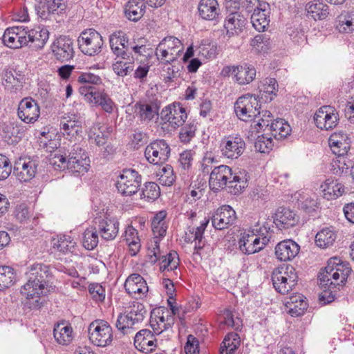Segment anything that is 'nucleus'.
<instances>
[{"instance_id": "obj_46", "label": "nucleus", "mask_w": 354, "mask_h": 354, "mask_svg": "<svg viewBox=\"0 0 354 354\" xmlns=\"http://www.w3.org/2000/svg\"><path fill=\"white\" fill-rule=\"evenodd\" d=\"M90 167L89 158L75 159V157L68 158V167L72 173L77 174H84L87 172Z\"/></svg>"}, {"instance_id": "obj_5", "label": "nucleus", "mask_w": 354, "mask_h": 354, "mask_svg": "<svg viewBox=\"0 0 354 354\" xmlns=\"http://www.w3.org/2000/svg\"><path fill=\"white\" fill-rule=\"evenodd\" d=\"M298 276L292 266L281 267L273 270L272 281L275 290L281 294H286L297 285Z\"/></svg>"}, {"instance_id": "obj_32", "label": "nucleus", "mask_w": 354, "mask_h": 354, "mask_svg": "<svg viewBox=\"0 0 354 354\" xmlns=\"http://www.w3.org/2000/svg\"><path fill=\"white\" fill-rule=\"evenodd\" d=\"M145 1L143 0H129L125 6V15L131 21H138L145 14Z\"/></svg>"}, {"instance_id": "obj_9", "label": "nucleus", "mask_w": 354, "mask_h": 354, "mask_svg": "<svg viewBox=\"0 0 354 354\" xmlns=\"http://www.w3.org/2000/svg\"><path fill=\"white\" fill-rule=\"evenodd\" d=\"M267 236H261L253 230L244 232L239 239V249L245 254H252L263 250L269 242Z\"/></svg>"}, {"instance_id": "obj_55", "label": "nucleus", "mask_w": 354, "mask_h": 354, "mask_svg": "<svg viewBox=\"0 0 354 354\" xmlns=\"http://www.w3.org/2000/svg\"><path fill=\"white\" fill-rule=\"evenodd\" d=\"M158 114V107L155 104H142L139 105V116L141 120L150 121Z\"/></svg>"}, {"instance_id": "obj_7", "label": "nucleus", "mask_w": 354, "mask_h": 354, "mask_svg": "<svg viewBox=\"0 0 354 354\" xmlns=\"http://www.w3.org/2000/svg\"><path fill=\"white\" fill-rule=\"evenodd\" d=\"M77 41L80 50L89 56L98 55L104 44L102 35L92 28L82 31Z\"/></svg>"}, {"instance_id": "obj_29", "label": "nucleus", "mask_w": 354, "mask_h": 354, "mask_svg": "<svg viewBox=\"0 0 354 354\" xmlns=\"http://www.w3.org/2000/svg\"><path fill=\"white\" fill-rule=\"evenodd\" d=\"M305 297L299 293L291 295L285 304L286 311L292 317L302 315L308 307Z\"/></svg>"}, {"instance_id": "obj_23", "label": "nucleus", "mask_w": 354, "mask_h": 354, "mask_svg": "<svg viewBox=\"0 0 354 354\" xmlns=\"http://www.w3.org/2000/svg\"><path fill=\"white\" fill-rule=\"evenodd\" d=\"M156 338L149 329H142L138 332L134 337L135 347L145 353L153 352L156 348Z\"/></svg>"}, {"instance_id": "obj_18", "label": "nucleus", "mask_w": 354, "mask_h": 354, "mask_svg": "<svg viewBox=\"0 0 354 354\" xmlns=\"http://www.w3.org/2000/svg\"><path fill=\"white\" fill-rule=\"evenodd\" d=\"M37 163L30 158H20L15 162L13 172L21 182H28L35 177Z\"/></svg>"}, {"instance_id": "obj_24", "label": "nucleus", "mask_w": 354, "mask_h": 354, "mask_svg": "<svg viewBox=\"0 0 354 354\" xmlns=\"http://www.w3.org/2000/svg\"><path fill=\"white\" fill-rule=\"evenodd\" d=\"M124 288L129 295L141 298L148 292V286L143 277L138 274H132L125 281Z\"/></svg>"}, {"instance_id": "obj_40", "label": "nucleus", "mask_w": 354, "mask_h": 354, "mask_svg": "<svg viewBox=\"0 0 354 354\" xmlns=\"http://www.w3.org/2000/svg\"><path fill=\"white\" fill-rule=\"evenodd\" d=\"M240 345L239 335L235 333H230L225 337L221 345L220 353L234 354Z\"/></svg>"}, {"instance_id": "obj_22", "label": "nucleus", "mask_w": 354, "mask_h": 354, "mask_svg": "<svg viewBox=\"0 0 354 354\" xmlns=\"http://www.w3.org/2000/svg\"><path fill=\"white\" fill-rule=\"evenodd\" d=\"M96 229L101 238L105 241H112L119 232V222L116 218L104 217L96 222Z\"/></svg>"}, {"instance_id": "obj_27", "label": "nucleus", "mask_w": 354, "mask_h": 354, "mask_svg": "<svg viewBox=\"0 0 354 354\" xmlns=\"http://www.w3.org/2000/svg\"><path fill=\"white\" fill-rule=\"evenodd\" d=\"M328 143L333 153L338 156L346 154L350 149V139L342 132L332 134Z\"/></svg>"}, {"instance_id": "obj_38", "label": "nucleus", "mask_w": 354, "mask_h": 354, "mask_svg": "<svg viewBox=\"0 0 354 354\" xmlns=\"http://www.w3.org/2000/svg\"><path fill=\"white\" fill-rule=\"evenodd\" d=\"M53 335L59 344L66 345L73 339V328L69 324L62 322L55 326Z\"/></svg>"}, {"instance_id": "obj_1", "label": "nucleus", "mask_w": 354, "mask_h": 354, "mask_svg": "<svg viewBox=\"0 0 354 354\" xmlns=\"http://www.w3.org/2000/svg\"><path fill=\"white\" fill-rule=\"evenodd\" d=\"M27 281L21 287L20 293L26 298L30 309H40L46 303L45 297L53 290V275L48 266L36 263L27 268Z\"/></svg>"}, {"instance_id": "obj_37", "label": "nucleus", "mask_w": 354, "mask_h": 354, "mask_svg": "<svg viewBox=\"0 0 354 354\" xmlns=\"http://www.w3.org/2000/svg\"><path fill=\"white\" fill-rule=\"evenodd\" d=\"M337 236L332 227H324L317 233L315 243L320 248H327L333 245Z\"/></svg>"}, {"instance_id": "obj_44", "label": "nucleus", "mask_w": 354, "mask_h": 354, "mask_svg": "<svg viewBox=\"0 0 354 354\" xmlns=\"http://www.w3.org/2000/svg\"><path fill=\"white\" fill-rule=\"evenodd\" d=\"M261 98H266V100L271 101L272 95H276L278 88V84L274 78L266 79L264 82L259 86Z\"/></svg>"}, {"instance_id": "obj_10", "label": "nucleus", "mask_w": 354, "mask_h": 354, "mask_svg": "<svg viewBox=\"0 0 354 354\" xmlns=\"http://www.w3.org/2000/svg\"><path fill=\"white\" fill-rule=\"evenodd\" d=\"M170 152V147L165 140H156L147 146L145 156L151 164L162 165L168 160Z\"/></svg>"}, {"instance_id": "obj_28", "label": "nucleus", "mask_w": 354, "mask_h": 354, "mask_svg": "<svg viewBox=\"0 0 354 354\" xmlns=\"http://www.w3.org/2000/svg\"><path fill=\"white\" fill-rule=\"evenodd\" d=\"M274 223L280 229H287L295 226L297 223L296 214L286 207H279L274 218Z\"/></svg>"}, {"instance_id": "obj_17", "label": "nucleus", "mask_w": 354, "mask_h": 354, "mask_svg": "<svg viewBox=\"0 0 354 354\" xmlns=\"http://www.w3.org/2000/svg\"><path fill=\"white\" fill-rule=\"evenodd\" d=\"M17 114L24 122L33 123L39 117V106L32 98H24L19 102Z\"/></svg>"}, {"instance_id": "obj_4", "label": "nucleus", "mask_w": 354, "mask_h": 354, "mask_svg": "<svg viewBox=\"0 0 354 354\" xmlns=\"http://www.w3.org/2000/svg\"><path fill=\"white\" fill-rule=\"evenodd\" d=\"M184 47L181 41L174 37H165L156 48L157 59L163 64H171L181 55Z\"/></svg>"}, {"instance_id": "obj_61", "label": "nucleus", "mask_w": 354, "mask_h": 354, "mask_svg": "<svg viewBox=\"0 0 354 354\" xmlns=\"http://www.w3.org/2000/svg\"><path fill=\"white\" fill-rule=\"evenodd\" d=\"M134 322L131 319H130V316L129 314H123L120 313L117 318L115 322V327L120 330L123 335L127 333V330L132 328L134 325Z\"/></svg>"}, {"instance_id": "obj_20", "label": "nucleus", "mask_w": 354, "mask_h": 354, "mask_svg": "<svg viewBox=\"0 0 354 354\" xmlns=\"http://www.w3.org/2000/svg\"><path fill=\"white\" fill-rule=\"evenodd\" d=\"M246 21V18L241 13L239 12L230 13L224 21L225 35L229 38L239 35L243 32Z\"/></svg>"}, {"instance_id": "obj_64", "label": "nucleus", "mask_w": 354, "mask_h": 354, "mask_svg": "<svg viewBox=\"0 0 354 354\" xmlns=\"http://www.w3.org/2000/svg\"><path fill=\"white\" fill-rule=\"evenodd\" d=\"M196 126L194 124H189L180 129L179 138L181 142L188 143L195 136Z\"/></svg>"}, {"instance_id": "obj_25", "label": "nucleus", "mask_w": 354, "mask_h": 354, "mask_svg": "<svg viewBox=\"0 0 354 354\" xmlns=\"http://www.w3.org/2000/svg\"><path fill=\"white\" fill-rule=\"evenodd\" d=\"M270 5L266 2L259 4L251 15V23L258 31H263L270 23Z\"/></svg>"}, {"instance_id": "obj_49", "label": "nucleus", "mask_w": 354, "mask_h": 354, "mask_svg": "<svg viewBox=\"0 0 354 354\" xmlns=\"http://www.w3.org/2000/svg\"><path fill=\"white\" fill-rule=\"evenodd\" d=\"M157 176H159V183L164 186H171L176 180L173 167L170 165H166L160 168Z\"/></svg>"}, {"instance_id": "obj_15", "label": "nucleus", "mask_w": 354, "mask_h": 354, "mask_svg": "<svg viewBox=\"0 0 354 354\" xmlns=\"http://www.w3.org/2000/svg\"><path fill=\"white\" fill-rule=\"evenodd\" d=\"M236 219L235 211L230 205H223L214 214L212 223L216 230H222L232 225Z\"/></svg>"}, {"instance_id": "obj_47", "label": "nucleus", "mask_w": 354, "mask_h": 354, "mask_svg": "<svg viewBox=\"0 0 354 354\" xmlns=\"http://www.w3.org/2000/svg\"><path fill=\"white\" fill-rule=\"evenodd\" d=\"M160 260V270L161 271L175 270L179 265L178 255L175 251L170 252L167 255H161Z\"/></svg>"}, {"instance_id": "obj_36", "label": "nucleus", "mask_w": 354, "mask_h": 354, "mask_svg": "<svg viewBox=\"0 0 354 354\" xmlns=\"http://www.w3.org/2000/svg\"><path fill=\"white\" fill-rule=\"evenodd\" d=\"M28 43L30 41L34 44V47L41 48L48 39L49 32L45 28L36 27L27 31Z\"/></svg>"}, {"instance_id": "obj_33", "label": "nucleus", "mask_w": 354, "mask_h": 354, "mask_svg": "<svg viewBox=\"0 0 354 354\" xmlns=\"http://www.w3.org/2000/svg\"><path fill=\"white\" fill-rule=\"evenodd\" d=\"M198 9L200 16L205 20H214L218 15L216 0H201Z\"/></svg>"}, {"instance_id": "obj_59", "label": "nucleus", "mask_w": 354, "mask_h": 354, "mask_svg": "<svg viewBox=\"0 0 354 354\" xmlns=\"http://www.w3.org/2000/svg\"><path fill=\"white\" fill-rule=\"evenodd\" d=\"M257 119V123L254 128L257 130L262 129L264 127L268 129L270 126V122H273V116L270 111L268 110H260V113L254 118Z\"/></svg>"}, {"instance_id": "obj_26", "label": "nucleus", "mask_w": 354, "mask_h": 354, "mask_svg": "<svg viewBox=\"0 0 354 354\" xmlns=\"http://www.w3.org/2000/svg\"><path fill=\"white\" fill-rule=\"evenodd\" d=\"M300 247L292 240H285L275 247V254L281 261H290L299 253Z\"/></svg>"}, {"instance_id": "obj_63", "label": "nucleus", "mask_w": 354, "mask_h": 354, "mask_svg": "<svg viewBox=\"0 0 354 354\" xmlns=\"http://www.w3.org/2000/svg\"><path fill=\"white\" fill-rule=\"evenodd\" d=\"M49 163L56 170H64L67 169L68 158L62 154L54 153L51 154L49 158Z\"/></svg>"}, {"instance_id": "obj_53", "label": "nucleus", "mask_w": 354, "mask_h": 354, "mask_svg": "<svg viewBox=\"0 0 354 354\" xmlns=\"http://www.w3.org/2000/svg\"><path fill=\"white\" fill-rule=\"evenodd\" d=\"M76 243L69 236H60L53 248L62 253L73 252Z\"/></svg>"}, {"instance_id": "obj_54", "label": "nucleus", "mask_w": 354, "mask_h": 354, "mask_svg": "<svg viewBox=\"0 0 354 354\" xmlns=\"http://www.w3.org/2000/svg\"><path fill=\"white\" fill-rule=\"evenodd\" d=\"M217 54L218 48L215 43L203 41L198 46V55L206 59H214Z\"/></svg>"}, {"instance_id": "obj_42", "label": "nucleus", "mask_w": 354, "mask_h": 354, "mask_svg": "<svg viewBox=\"0 0 354 354\" xmlns=\"http://www.w3.org/2000/svg\"><path fill=\"white\" fill-rule=\"evenodd\" d=\"M131 55L126 56L125 59L120 57V59L113 64V69L118 75L126 76L133 70V58Z\"/></svg>"}, {"instance_id": "obj_57", "label": "nucleus", "mask_w": 354, "mask_h": 354, "mask_svg": "<svg viewBox=\"0 0 354 354\" xmlns=\"http://www.w3.org/2000/svg\"><path fill=\"white\" fill-rule=\"evenodd\" d=\"M128 314L130 316V319L136 324L143 320L147 314V310L142 304L136 302L131 306V310Z\"/></svg>"}, {"instance_id": "obj_8", "label": "nucleus", "mask_w": 354, "mask_h": 354, "mask_svg": "<svg viewBox=\"0 0 354 354\" xmlns=\"http://www.w3.org/2000/svg\"><path fill=\"white\" fill-rule=\"evenodd\" d=\"M90 341L97 346L109 345L113 340L112 328L108 322L104 320H95L88 326Z\"/></svg>"}, {"instance_id": "obj_41", "label": "nucleus", "mask_w": 354, "mask_h": 354, "mask_svg": "<svg viewBox=\"0 0 354 354\" xmlns=\"http://www.w3.org/2000/svg\"><path fill=\"white\" fill-rule=\"evenodd\" d=\"M272 132V136L279 140L286 138L291 131L290 125L283 119H277L270 123L268 129Z\"/></svg>"}, {"instance_id": "obj_35", "label": "nucleus", "mask_w": 354, "mask_h": 354, "mask_svg": "<svg viewBox=\"0 0 354 354\" xmlns=\"http://www.w3.org/2000/svg\"><path fill=\"white\" fill-rule=\"evenodd\" d=\"M59 8V3L55 0L41 1L36 6L38 16L43 20H51Z\"/></svg>"}, {"instance_id": "obj_60", "label": "nucleus", "mask_w": 354, "mask_h": 354, "mask_svg": "<svg viewBox=\"0 0 354 354\" xmlns=\"http://www.w3.org/2000/svg\"><path fill=\"white\" fill-rule=\"evenodd\" d=\"M272 147V138L264 135L259 136L254 142L255 149L260 153H268Z\"/></svg>"}, {"instance_id": "obj_58", "label": "nucleus", "mask_w": 354, "mask_h": 354, "mask_svg": "<svg viewBox=\"0 0 354 354\" xmlns=\"http://www.w3.org/2000/svg\"><path fill=\"white\" fill-rule=\"evenodd\" d=\"M159 186L153 182L147 183L140 194L141 198H146L148 201L155 200L160 196Z\"/></svg>"}, {"instance_id": "obj_50", "label": "nucleus", "mask_w": 354, "mask_h": 354, "mask_svg": "<svg viewBox=\"0 0 354 354\" xmlns=\"http://www.w3.org/2000/svg\"><path fill=\"white\" fill-rule=\"evenodd\" d=\"M105 127L100 124H95L90 131L89 139L99 147L106 143L108 136L104 133Z\"/></svg>"}, {"instance_id": "obj_19", "label": "nucleus", "mask_w": 354, "mask_h": 354, "mask_svg": "<svg viewBox=\"0 0 354 354\" xmlns=\"http://www.w3.org/2000/svg\"><path fill=\"white\" fill-rule=\"evenodd\" d=\"M64 136L70 141H77L82 138V122L75 116H68L62 118L60 122Z\"/></svg>"}, {"instance_id": "obj_30", "label": "nucleus", "mask_w": 354, "mask_h": 354, "mask_svg": "<svg viewBox=\"0 0 354 354\" xmlns=\"http://www.w3.org/2000/svg\"><path fill=\"white\" fill-rule=\"evenodd\" d=\"M323 196L327 200H333L341 196L344 192V185L338 180L328 178L321 185Z\"/></svg>"}, {"instance_id": "obj_45", "label": "nucleus", "mask_w": 354, "mask_h": 354, "mask_svg": "<svg viewBox=\"0 0 354 354\" xmlns=\"http://www.w3.org/2000/svg\"><path fill=\"white\" fill-rule=\"evenodd\" d=\"M89 102L100 105L104 111L107 113H111L113 110V102L112 100L105 93H100L98 94H88Z\"/></svg>"}, {"instance_id": "obj_12", "label": "nucleus", "mask_w": 354, "mask_h": 354, "mask_svg": "<svg viewBox=\"0 0 354 354\" xmlns=\"http://www.w3.org/2000/svg\"><path fill=\"white\" fill-rule=\"evenodd\" d=\"M245 148V141L239 136L225 137L220 144L221 154L230 159H236L241 156Z\"/></svg>"}, {"instance_id": "obj_13", "label": "nucleus", "mask_w": 354, "mask_h": 354, "mask_svg": "<svg viewBox=\"0 0 354 354\" xmlns=\"http://www.w3.org/2000/svg\"><path fill=\"white\" fill-rule=\"evenodd\" d=\"M314 120L316 126L324 130H330L335 127L338 123L339 115L330 106H324L315 113Z\"/></svg>"}, {"instance_id": "obj_48", "label": "nucleus", "mask_w": 354, "mask_h": 354, "mask_svg": "<svg viewBox=\"0 0 354 354\" xmlns=\"http://www.w3.org/2000/svg\"><path fill=\"white\" fill-rule=\"evenodd\" d=\"M15 280L14 270L9 266H0V291L12 286Z\"/></svg>"}, {"instance_id": "obj_43", "label": "nucleus", "mask_w": 354, "mask_h": 354, "mask_svg": "<svg viewBox=\"0 0 354 354\" xmlns=\"http://www.w3.org/2000/svg\"><path fill=\"white\" fill-rule=\"evenodd\" d=\"M138 234V231L130 225L126 228L124 232V239L129 246L132 255H136L141 246Z\"/></svg>"}, {"instance_id": "obj_56", "label": "nucleus", "mask_w": 354, "mask_h": 354, "mask_svg": "<svg viewBox=\"0 0 354 354\" xmlns=\"http://www.w3.org/2000/svg\"><path fill=\"white\" fill-rule=\"evenodd\" d=\"M209 223V219H205L201 225L197 227L196 229H193V231L190 232L192 234L194 241L196 242L195 247L198 248H202L205 245V240L203 237L204 231Z\"/></svg>"}, {"instance_id": "obj_3", "label": "nucleus", "mask_w": 354, "mask_h": 354, "mask_svg": "<svg viewBox=\"0 0 354 354\" xmlns=\"http://www.w3.org/2000/svg\"><path fill=\"white\" fill-rule=\"evenodd\" d=\"M348 264L342 262L339 258H330L325 268L319 272V280L322 288H333L344 284L351 274Z\"/></svg>"}, {"instance_id": "obj_52", "label": "nucleus", "mask_w": 354, "mask_h": 354, "mask_svg": "<svg viewBox=\"0 0 354 354\" xmlns=\"http://www.w3.org/2000/svg\"><path fill=\"white\" fill-rule=\"evenodd\" d=\"M109 43L112 51L118 57H122L123 59H125L126 56L129 57V55H131V52H126L125 50L120 48L121 38L119 32H114L110 36Z\"/></svg>"}, {"instance_id": "obj_51", "label": "nucleus", "mask_w": 354, "mask_h": 354, "mask_svg": "<svg viewBox=\"0 0 354 354\" xmlns=\"http://www.w3.org/2000/svg\"><path fill=\"white\" fill-rule=\"evenodd\" d=\"M99 233L96 229L88 228L85 230L83 237V246L88 250H93L97 247L99 242Z\"/></svg>"}, {"instance_id": "obj_2", "label": "nucleus", "mask_w": 354, "mask_h": 354, "mask_svg": "<svg viewBox=\"0 0 354 354\" xmlns=\"http://www.w3.org/2000/svg\"><path fill=\"white\" fill-rule=\"evenodd\" d=\"M209 185L211 189L216 192L227 185L232 189L230 192L238 194L248 186L247 179L243 176L233 174L232 169L227 165L215 166L210 173Z\"/></svg>"}, {"instance_id": "obj_62", "label": "nucleus", "mask_w": 354, "mask_h": 354, "mask_svg": "<svg viewBox=\"0 0 354 354\" xmlns=\"http://www.w3.org/2000/svg\"><path fill=\"white\" fill-rule=\"evenodd\" d=\"M224 321L223 324L228 326H230L235 330H238L242 326V321L238 317H234L233 312L228 309H225L223 311Z\"/></svg>"}, {"instance_id": "obj_39", "label": "nucleus", "mask_w": 354, "mask_h": 354, "mask_svg": "<svg viewBox=\"0 0 354 354\" xmlns=\"http://www.w3.org/2000/svg\"><path fill=\"white\" fill-rule=\"evenodd\" d=\"M256 73V69L253 66L245 64L237 66L234 77L238 84H247L254 80Z\"/></svg>"}, {"instance_id": "obj_31", "label": "nucleus", "mask_w": 354, "mask_h": 354, "mask_svg": "<svg viewBox=\"0 0 354 354\" xmlns=\"http://www.w3.org/2000/svg\"><path fill=\"white\" fill-rule=\"evenodd\" d=\"M335 29L342 34H350L354 32V11L344 10L337 16L335 21Z\"/></svg>"}, {"instance_id": "obj_34", "label": "nucleus", "mask_w": 354, "mask_h": 354, "mask_svg": "<svg viewBox=\"0 0 354 354\" xmlns=\"http://www.w3.org/2000/svg\"><path fill=\"white\" fill-rule=\"evenodd\" d=\"M307 15L314 20H323L328 14V6L319 1L315 0L309 2L306 6Z\"/></svg>"}, {"instance_id": "obj_14", "label": "nucleus", "mask_w": 354, "mask_h": 354, "mask_svg": "<svg viewBox=\"0 0 354 354\" xmlns=\"http://www.w3.org/2000/svg\"><path fill=\"white\" fill-rule=\"evenodd\" d=\"M27 30L22 26L7 28L2 37L3 44L10 48H19L28 44Z\"/></svg>"}, {"instance_id": "obj_6", "label": "nucleus", "mask_w": 354, "mask_h": 354, "mask_svg": "<svg viewBox=\"0 0 354 354\" xmlns=\"http://www.w3.org/2000/svg\"><path fill=\"white\" fill-rule=\"evenodd\" d=\"M259 101L253 95L246 94L239 97L234 104V111L243 121H252L260 113Z\"/></svg>"}, {"instance_id": "obj_16", "label": "nucleus", "mask_w": 354, "mask_h": 354, "mask_svg": "<svg viewBox=\"0 0 354 354\" xmlns=\"http://www.w3.org/2000/svg\"><path fill=\"white\" fill-rule=\"evenodd\" d=\"M161 118L165 122H168L171 127L176 129L184 124L187 113L185 108L174 104L162 110Z\"/></svg>"}, {"instance_id": "obj_21", "label": "nucleus", "mask_w": 354, "mask_h": 354, "mask_svg": "<svg viewBox=\"0 0 354 354\" xmlns=\"http://www.w3.org/2000/svg\"><path fill=\"white\" fill-rule=\"evenodd\" d=\"M53 53L57 59L68 61L74 56L73 43L71 38L61 36L54 42Z\"/></svg>"}, {"instance_id": "obj_11", "label": "nucleus", "mask_w": 354, "mask_h": 354, "mask_svg": "<svg viewBox=\"0 0 354 354\" xmlns=\"http://www.w3.org/2000/svg\"><path fill=\"white\" fill-rule=\"evenodd\" d=\"M141 185V176L133 169H125L117 180L116 187L124 196H131L137 193Z\"/></svg>"}]
</instances>
